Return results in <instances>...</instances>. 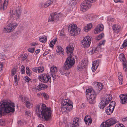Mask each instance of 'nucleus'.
<instances>
[{"label":"nucleus","mask_w":127,"mask_h":127,"mask_svg":"<svg viewBox=\"0 0 127 127\" xmlns=\"http://www.w3.org/2000/svg\"><path fill=\"white\" fill-rule=\"evenodd\" d=\"M35 112L38 117H40L41 115L44 120L47 121L51 116L52 110L51 108L47 107L46 105L42 104L41 107L38 105L36 106Z\"/></svg>","instance_id":"obj_1"},{"label":"nucleus","mask_w":127,"mask_h":127,"mask_svg":"<svg viewBox=\"0 0 127 127\" xmlns=\"http://www.w3.org/2000/svg\"><path fill=\"white\" fill-rule=\"evenodd\" d=\"M66 52L69 57L65 63V67L67 69L72 67L75 61L74 58L75 57L73 54V47L72 45H69L67 48Z\"/></svg>","instance_id":"obj_2"},{"label":"nucleus","mask_w":127,"mask_h":127,"mask_svg":"<svg viewBox=\"0 0 127 127\" xmlns=\"http://www.w3.org/2000/svg\"><path fill=\"white\" fill-rule=\"evenodd\" d=\"M14 103L11 101L3 102L0 105V117L3 115L2 109L5 112L9 113L14 111Z\"/></svg>","instance_id":"obj_3"},{"label":"nucleus","mask_w":127,"mask_h":127,"mask_svg":"<svg viewBox=\"0 0 127 127\" xmlns=\"http://www.w3.org/2000/svg\"><path fill=\"white\" fill-rule=\"evenodd\" d=\"M86 94L89 103L91 104L95 103V102L96 95L94 90L92 89H88L86 90Z\"/></svg>","instance_id":"obj_4"},{"label":"nucleus","mask_w":127,"mask_h":127,"mask_svg":"<svg viewBox=\"0 0 127 127\" xmlns=\"http://www.w3.org/2000/svg\"><path fill=\"white\" fill-rule=\"evenodd\" d=\"M68 30L72 36L77 35L80 31V29L77 28L76 25L74 24L70 25L68 27Z\"/></svg>","instance_id":"obj_5"},{"label":"nucleus","mask_w":127,"mask_h":127,"mask_svg":"<svg viewBox=\"0 0 127 127\" xmlns=\"http://www.w3.org/2000/svg\"><path fill=\"white\" fill-rule=\"evenodd\" d=\"M18 26L16 23L12 22L4 28V31L6 32L10 33L13 32Z\"/></svg>","instance_id":"obj_6"},{"label":"nucleus","mask_w":127,"mask_h":127,"mask_svg":"<svg viewBox=\"0 0 127 127\" xmlns=\"http://www.w3.org/2000/svg\"><path fill=\"white\" fill-rule=\"evenodd\" d=\"M61 16V14L59 13L53 12L50 14L48 19V22H56L59 20V17Z\"/></svg>","instance_id":"obj_7"},{"label":"nucleus","mask_w":127,"mask_h":127,"mask_svg":"<svg viewBox=\"0 0 127 127\" xmlns=\"http://www.w3.org/2000/svg\"><path fill=\"white\" fill-rule=\"evenodd\" d=\"M117 121L114 118H110L101 124V127H109L115 124Z\"/></svg>","instance_id":"obj_8"},{"label":"nucleus","mask_w":127,"mask_h":127,"mask_svg":"<svg viewBox=\"0 0 127 127\" xmlns=\"http://www.w3.org/2000/svg\"><path fill=\"white\" fill-rule=\"evenodd\" d=\"M91 41V37L89 36H85L83 38V40L81 41L82 46L85 48L89 47Z\"/></svg>","instance_id":"obj_9"},{"label":"nucleus","mask_w":127,"mask_h":127,"mask_svg":"<svg viewBox=\"0 0 127 127\" xmlns=\"http://www.w3.org/2000/svg\"><path fill=\"white\" fill-rule=\"evenodd\" d=\"M21 14V9L19 7L17 8L15 10L12 11V15L13 19L17 21H18L20 19Z\"/></svg>","instance_id":"obj_10"},{"label":"nucleus","mask_w":127,"mask_h":127,"mask_svg":"<svg viewBox=\"0 0 127 127\" xmlns=\"http://www.w3.org/2000/svg\"><path fill=\"white\" fill-rule=\"evenodd\" d=\"M119 59L120 61L122 62L123 69L124 70L126 71V77H127V61L124 54L122 53L120 54Z\"/></svg>","instance_id":"obj_11"},{"label":"nucleus","mask_w":127,"mask_h":127,"mask_svg":"<svg viewBox=\"0 0 127 127\" xmlns=\"http://www.w3.org/2000/svg\"><path fill=\"white\" fill-rule=\"evenodd\" d=\"M38 78L40 81L43 83L51 82V81L50 77L47 75H41L38 76Z\"/></svg>","instance_id":"obj_12"},{"label":"nucleus","mask_w":127,"mask_h":127,"mask_svg":"<svg viewBox=\"0 0 127 127\" xmlns=\"http://www.w3.org/2000/svg\"><path fill=\"white\" fill-rule=\"evenodd\" d=\"M91 5L85 1L82 2L80 5V9L81 11L85 12L90 8Z\"/></svg>","instance_id":"obj_13"},{"label":"nucleus","mask_w":127,"mask_h":127,"mask_svg":"<svg viewBox=\"0 0 127 127\" xmlns=\"http://www.w3.org/2000/svg\"><path fill=\"white\" fill-rule=\"evenodd\" d=\"M73 103L72 101L68 99H65L62 102V105H64L69 107V109H72Z\"/></svg>","instance_id":"obj_14"},{"label":"nucleus","mask_w":127,"mask_h":127,"mask_svg":"<svg viewBox=\"0 0 127 127\" xmlns=\"http://www.w3.org/2000/svg\"><path fill=\"white\" fill-rule=\"evenodd\" d=\"M112 29L113 32L118 33L122 30V28L120 25L118 24H115L113 25Z\"/></svg>","instance_id":"obj_15"},{"label":"nucleus","mask_w":127,"mask_h":127,"mask_svg":"<svg viewBox=\"0 0 127 127\" xmlns=\"http://www.w3.org/2000/svg\"><path fill=\"white\" fill-rule=\"evenodd\" d=\"M57 68L54 65L52 66L50 68L51 75L53 78V80L55 79L56 76L55 73L57 71Z\"/></svg>","instance_id":"obj_16"},{"label":"nucleus","mask_w":127,"mask_h":127,"mask_svg":"<svg viewBox=\"0 0 127 127\" xmlns=\"http://www.w3.org/2000/svg\"><path fill=\"white\" fill-rule=\"evenodd\" d=\"M121 99V102L122 104H125L127 103V94L125 95L121 94L119 95Z\"/></svg>","instance_id":"obj_17"},{"label":"nucleus","mask_w":127,"mask_h":127,"mask_svg":"<svg viewBox=\"0 0 127 127\" xmlns=\"http://www.w3.org/2000/svg\"><path fill=\"white\" fill-rule=\"evenodd\" d=\"M103 29V25H98L94 31L95 33V34L98 33L102 31Z\"/></svg>","instance_id":"obj_18"},{"label":"nucleus","mask_w":127,"mask_h":127,"mask_svg":"<svg viewBox=\"0 0 127 127\" xmlns=\"http://www.w3.org/2000/svg\"><path fill=\"white\" fill-rule=\"evenodd\" d=\"M2 0H0V9L3 10L6 9L9 0H5L3 4L0 5V3Z\"/></svg>","instance_id":"obj_19"},{"label":"nucleus","mask_w":127,"mask_h":127,"mask_svg":"<svg viewBox=\"0 0 127 127\" xmlns=\"http://www.w3.org/2000/svg\"><path fill=\"white\" fill-rule=\"evenodd\" d=\"M112 95L110 94H108L105 95L103 99L108 104L109 102L112 100Z\"/></svg>","instance_id":"obj_20"},{"label":"nucleus","mask_w":127,"mask_h":127,"mask_svg":"<svg viewBox=\"0 0 127 127\" xmlns=\"http://www.w3.org/2000/svg\"><path fill=\"white\" fill-rule=\"evenodd\" d=\"M68 69H66L65 67V65L64 66V68H62L60 70V72L61 74L63 75H68L69 73V72L67 70Z\"/></svg>","instance_id":"obj_21"},{"label":"nucleus","mask_w":127,"mask_h":127,"mask_svg":"<svg viewBox=\"0 0 127 127\" xmlns=\"http://www.w3.org/2000/svg\"><path fill=\"white\" fill-rule=\"evenodd\" d=\"M57 47L56 50L57 53L60 55H63L64 53V50L63 48L60 46H58Z\"/></svg>","instance_id":"obj_22"},{"label":"nucleus","mask_w":127,"mask_h":127,"mask_svg":"<svg viewBox=\"0 0 127 127\" xmlns=\"http://www.w3.org/2000/svg\"><path fill=\"white\" fill-rule=\"evenodd\" d=\"M99 62L98 61H94L93 62L92 70L93 72H94L98 66H99Z\"/></svg>","instance_id":"obj_23"},{"label":"nucleus","mask_w":127,"mask_h":127,"mask_svg":"<svg viewBox=\"0 0 127 127\" xmlns=\"http://www.w3.org/2000/svg\"><path fill=\"white\" fill-rule=\"evenodd\" d=\"M97 85L96 86L95 88L96 90L98 92L102 89L103 87V85L100 82H96Z\"/></svg>","instance_id":"obj_24"},{"label":"nucleus","mask_w":127,"mask_h":127,"mask_svg":"<svg viewBox=\"0 0 127 127\" xmlns=\"http://www.w3.org/2000/svg\"><path fill=\"white\" fill-rule=\"evenodd\" d=\"M114 109L112 108H111V107L108 106L106 108V113L108 115H110L113 113Z\"/></svg>","instance_id":"obj_25"},{"label":"nucleus","mask_w":127,"mask_h":127,"mask_svg":"<svg viewBox=\"0 0 127 127\" xmlns=\"http://www.w3.org/2000/svg\"><path fill=\"white\" fill-rule=\"evenodd\" d=\"M47 87V85L42 83H39L36 89L37 90H40L45 89Z\"/></svg>","instance_id":"obj_26"},{"label":"nucleus","mask_w":127,"mask_h":127,"mask_svg":"<svg viewBox=\"0 0 127 127\" xmlns=\"http://www.w3.org/2000/svg\"><path fill=\"white\" fill-rule=\"evenodd\" d=\"M98 50V48H91L88 50L89 53L90 54H92L94 53L97 52Z\"/></svg>","instance_id":"obj_27"},{"label":"nucleus","mask_w":127,"mask_h":127,"mask_svg":"<svg viewBox=\"0 0 127 127\" xmlns=\"http://www.w3.org/2000/svg\"><path fill=\"white\" fill-rule=\"evenodd\" d=\"M79 119L77 118H74L72 125V127H78L79 126Z\"/></svg>","instance_id":"obj_28"},{"label":"nucleus","mask_w":127,"mask_h":127,"mask_svg":"<svg viewBox=\"0 0 127 127\" xmlns=\"http://www.w3.org/2000/svg\"><path fill=\"white\" fill-rule=\"evenodd\" d=\"M84 120L87 124L88 125L91 124L92 120L90 117H89L88 116H86L84 118Z\"/></svg>","instance_id":"obj_29"},{"label":"nucleus","mask_w":127,"mask_h":127,"mask_svg":"<svg viewBox=\"0 0 127 127\" xmlns=\"http://www.w3.org/2000/svg\"><path fill=\"white\" fill-rule=\"evenodd\" d=\"M108 103H107L103 99L101 100V102H100L99 105V106L101 109H102L104 108V107L108 104Z\"/></svg>","instance_id":"obj_30"},{"label":"nucleus","mask_w":127,"mask_h":127,"mask_svg":"<svg viewBox=\"0 0 127 127\" xmlns=\"http://www.w3.org/2000/svg\"><path fill=\"white\" fill-rule=\"evenodd\" d=\"M118 77L119 80V83L120 85H121L123 83V76L122 73L121 72H119L118 73Z\"/></svg>","instance_id":"obj_31"},{"label":"nucleus","mask_w":127,"mask_h":127,"mask_svg":"<svg viewBox=\"0 0 127 127\" xmlns=\"http://www.w3.org/2000/svg\"><path fill=\"white\" fill-rule=\"evenodd\" d=\"M62 106L61 111L63 113L65 112L66 110L70 111L72 109H69V107L64 105H62Z\"/></svg>","instance_id":"obj_32"},{"label":"nucleus","mask_w":127,"mask_h":127,"mask_svg":"<svg viewBox=\"0 0 127 127\" xmlns=\"http://www.w3.org/2000/svg\"><path fill=\"white\" fill-rule=\"evenodd\" d=\"M92 27V24L90 23L87 25V26L84 27V31L87 32L89 31Z\"/></svg>","instance_id":"obj_33"},{"label":"nucleus","mask_w":127,"mask_h":127,"mask_svg":"<svg viewBox=\"0 0 127 127\" xmlns=\"http://www.w3.org/2000/svg\"><path fill=\"white\" fill-rule=\"evenodd\" d=\"M67 4L70 5H75L77 1L75 0H68L67 1Z\"/></svg>","instance_id":"obj_34"},{"label":"nucleus","mask_w":127,"mask_h":127,"mask_svg":"<svg viewBox=\"0 0 127 127\" xmlns=\"http://www.w3.org/2000/svg\"><path fill=\"white\" fill-rule=\"evenodd\" d=\"M57 40V38H55L51 41L49 44L50 47H52L56 43Z\"/></svg>","instance_id":"obj_35"},{"label":"nucleus","mask_w":127,"mask_h":127,"mask_svg":"<svg viewBox=\"0 0 127 127\" xmlns=\"http://www.w3.org/2000/svg\"><path fill=\"white\" fill-rule=\"evenodd\" d=\"M53 3V1L51 0H49L45 2L44 5V7L46 8L51 5Z\"/></svg>","instance_id":"obj_36"},{"label":"nucleus","mask_w":127,"mask_h":127,"mask_svg":"<svg viewBox=\"0 0 127 127\" xmlns=\"http://www.w3.org/2000/svg\"><path fill=\"white\" fill-rule=\"evenodd\" d=\"M39 41L42 43H44L46 41L47 37L45 35H43L41 38H39Z\"/></svg>","instance_id":"obj_37"},{"label":"nucleus","mask_w":127,"mask_h":127,"mask_svg":"<svg viewBox=\"0 0 127 127\" xmlns=\"http://www.w3.org/2000/svg\"><path fill=\"white\" fill-rule=\"evenodd\" d=\"M86 65V64L84 63L83 62H82L80 63L78 67L80 69H82L84 67H85V66Z\"/></svg>","instance_id":"obj_38"},{"label":"nucleus","mask_w":127,"mask_h":127,"mask_svg":"<svg viewBox=\"0 0 127 127\" xmlns=\"http://www.w3.org/2000/svg\"><path fill=\"white\" fill-rule=\"evenodd\" d=\"M38 73H41L44 70V67L43 66L38 67Z\"/></svg>","instance_id":"obj_39"},{"label":"nucleus","mask_w":127,"mask_h":127,"mask_svg":"<svg viewBox=\"0 0 127 127\" xmlns=\"http://www.w3.org/2000/svg\"><path fill=\"white\" fill-rule=\"evenodd\" d=\"M127 46V39L125 40L122 45L121 47V48L122 49L126 47Z\"/></svg>","instance_id":"obj_40"},{"label":"nucleus","mask_w":127,"mask_h":127,"mask_svg":"<svg viewBox=\"0 0 127 127\" xmlns=\"http://www.w3.org/2000/svg\"><path fill=\"white\" fill-rule=\"evenodd\" d=\"M26 106L27 108L32 107L33 106V104L30 101H27L26 103Z\"/></svg>","instance_id":"obj_41"},{"label":"nucleus","mask_w":127,"mask_h":127,"mask_svg":"<svg viewBox=\"0 0 127 127\" xmlns=\"http://www.w3.org/2000/svg\"><path fill=\"white\" fill-rule=\"evenodd\" d=\"M116 103L115 102L112 101L111 102H110L109 106H110V107H111V108H113L114 109L115 107L116 106Z\"/></svg>","instance_id":"obj_42"},{"label":"nucleus","mask_w":127,"mask_h":127,"mask_svg":"<svg viewBox=\"0 0 127 127\" xmlns=\"http://www.w3.org/2000/svg\"><path fill=\"white\" fill-rule=\"evenodd\" d=\"M104 36V34L103 33H102L96 37V40H98L101 39Z\"/></svg>","instance_id":"obj_43"},{"label":"nucleus","mask_w":127,"mask_h":127,"mask_svg":"<svg viewBox=\"0 0 127 127\" xmlns=\"http://www.w3.org/2000/svg\"><path fill=\"white\" fill-rule=\"evenodd\" d=\"M26 73L28 75L30 76L31 75V71L28 67H27L26 68Z\"/></svg>","instance_id":"obj_44"},{"label":"nucleus","mask_w":127,"mask_h":127,"mask_svg":"<svg viewBox=\"0 0 127 127\" xmlns=\"http://www.w3.org/2000/svg\"><path fill=\"white\" fill-rule=\"evenodd\" d=\"M96 0H85L84 1L92 5V3L95 2Z\"/></svg>","instance_id":"obj_45"},{"label":"nucleus","mask_w":127,"mask_h":127,"mask_svg":"<svg viewBox=\"0 0 127 127\" xmlns=\"http://www.w3.org/2000/svg\"><path fill=\"white\" fill-rule=\"evenodd\" d=\"M21 73L22 74H24L25 73V67L24 65H22L21 67Z\"/></svg>","instance_id":"obj_46"},{"label":"nucleus","mask_w":127,"mask_h":127,"mask_svg":"<svg viewBox=\"0 0 127 127\" xmlns=\"http://www.w3.org/2000/svg\"><path fill=\"white\" fill-rule=\"evenodd\" d=\"M5 122L4 119L0 120V125H4Z\"/></svg>","instance_id":"obj_47"},{"label":"nucleus","mask_w":127,"mask_h":127,"mask_svg":"<svg viewBox=\"0 0 127 127\" xmlns=\"http://www.w3.org/2000/svg\"><path fill=\"white\" fill-rule=\"evenodd\" d=\"M35 48H29L28 50L30 52L33 53L34 51Z\"/></svg>","instance_id":"obj_48"},{"label":"nucleus","mask_w":127,"mask_h":127,"mask_svg":"<svg viewBox=\"0 0 127 127\" xmlns=\"http://www.w3.org/2000/svg\"><path fill=\"white\" fill-rule=\"evenodd\" d=\"M105 42V40H104L102 41H100L98 44L99 46H100L101 45H104Z\"/></svg>","instance_id":"obj_49"},{"label":"nucleus","mask_w":127,"mask_h":127,"mask_svg":"<svg viewBox=\"0 0 127 127\" xmlns=\"http://www.w3.org/2000/svg\"><path fill=\"white\" fill-rule=\"evenodd\" d=\"M16 70L15 68L13 69L12 70L11 72V75L12 76H13L16 73Z\"/></svg>","instance_id":"obj_50"},{"label":"nucleus","mask_w":127,"mask_h":127,"mask_svg":"<svg viewBox=\"0 0 127 127\" xmlns=\"http://www.w3.org/2000/svg\"><path fill=\"white\" fill-rule=\"evenodd\" d=\"M24 79L27 82H29L31 80L30 78L27 76H26L25 77Z\"/></svg>","instance_id":"obj_51"},{"label":"nucleus","mask_w":127,"mask_h":127,"mask_svg":"<svg viewBox=\"0 0 127 127\" xmlns=\"http://www.w3.org/2000/svg\"><path fill=\"white\" fill-rule=\"evenodd\" d=\"M124 125L121 124H118L116 125L115 127H123Z\"/></svg>","instance_id":"obj_52"},{"label":"nucleus","mask_w":127,"mask_h":127,"mask_svg":"<svg viewBox=\"0 0 127 127\" xmlns=\"http://www.w3.org/2000/svg\"><path fill=\"white\" fill-rule=\"evenodd\" d=\"M38 67H35L32 68V70L33 71L36 73H38Z\"/></svg>","instance_id":"obj_53"},{"label":"nucleus","mask_w":127,"mask_h":127,"mask_svg":"<svg viewBox=\"0 0 127 127\" xmlns=\"http://www.w3.org/2000/svg\"><path fill=\"white\" fill-rule=\"evenodd\" d=\"M42 95L46 99H47L48 97L47 95L45 93H43Z\"/></svg>","instance_id":"obj_54"},{"label":"nucleus","mask_w":127,"mask_h":127,"mask_svg":"<svg viewBox=\"0 0 127 127\" xmlns=\"http://www.w3.org/2000/svg\"><path fill=\"white\" fill-rule=\"evenodd\" d=\"M25 114L27 116H30L31 115V112L30 111H27L25 112Z\"/></svg>","instance_id":"obj_55"},{"label":"nucleus","mask_w":127,"mask_h":127,"mask_svg":"<svg viewBox=\"0 0 127 127\" xmlns=\"http://www.w3.org/2000/svg\"><path fill=\"white\" fill-rule=\"evenodd\" d=\"M17 75H15V76L14 77V80L15 81V82L16 83V85L17 86Z\"/></svg>","instance_id":"obj_56"},{"label":"nucleus","mask_w":127,"mask_h":127,"mask_svg":"<svg viewBox=\"0 0 127 127\" xmlns=\"http://www.w3.org/2000/svg\"><path fill=\"white\" fill-rule=\"evenodd\" d=\"M88 17L89 18L91 21H92L95 18L92 15H91L90 16H88Z\"/></svg>","instance_id":"obj_57"},{"label":"nucleus","mask_w":127,"mask_h":127,"mask_svg":"<svg viewBox=\"0 0 127 127\" xmlns=\"http://www.w3.org/2000/svg\"><path fill=\"white\" fill-rule=\"evenodd\" d=\"M108 20L110 21L111 22H113L114 21V19L112 18H111L110 17H109L108 18Z\"/></svg>","instance_id":"obj_58"},{"label":"nucleus","mask_w":127,"mask_h":127,"mask_svg":"<svg viewBox=\"0 0 127 127\" xmlns=\"http://www.w3.org/2000/svg\"><path fill=\"white\" fill-rule=\"evenodd\" d=\"M37 45V44L35 42H33L30 43V45L32 46H34Z\"/></svg>","instance_id":"obj_59"},{"label":"nucleus","mask_w":127,"mask_h":127,"mask_svg":"<svg viewBox=\"0 0 127 127\" xmlns=\"http://www.w3.org/2000/svg\"><path fill=\"white\" fill-rule=\"evenodd\" d=\"M27 56L25 55H24L22 58V60L23 61H24L25 60H26L27 58Z\"/></svg>","instance_id":"obj_60"},{"label":"nucleus","mask_w":127,"mask_h":127,"mask_svg":"<svg viewBox=\"0 0 127 127\" xmlns=\"http://www.w3.org/2000/svg\"><path fill=\"white\" fill-rule=\"evenodd\" d=\"M3 68V65L2 64H0V71L2 70Z\"/></svg>","instance_id":"obj_61"},{"label":"nucleus","mask_w":127,"mask_h":127,"mask_svg":"<svg viewBox=\"0 0 127 127\" xmlns=\"http://www.w3.org/2000/svg\"><path fill=\"white\" fill-rule=\"evenodd\" d=\"M40 50L39 49H37L35 51V53L37 54H38L40 52Z\"/></svg>","instance_id":"obj_62"},{"label":"nucleus","mask_w":127,"mask_h":127,"mask_svg":"<svg viewBox=\"0 0 127 127\" xmlns=\"http://www.w3.org/2000/svg\"><path fill=\"white\" fill-rule=\"evenodd\" d=\"M122 120L123 121H127V117H125V118H123L122 119Z\"/></svg>","instance_id":"obj_63"},{"label":"nucleus","mask_w":127,"mask_h":127,"mask_svg":"<svg viewBox=\"0 0 127 127\" xmlns=\"http://www.w3.org/2000/svg\"><path fill=\"white\" fill-rule=\"evenodd\" d=\"M37 127H44L42 124H40Z\"/></svg>","instance_id":"obj_64"}]
</instances>
